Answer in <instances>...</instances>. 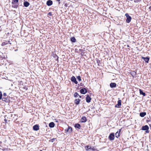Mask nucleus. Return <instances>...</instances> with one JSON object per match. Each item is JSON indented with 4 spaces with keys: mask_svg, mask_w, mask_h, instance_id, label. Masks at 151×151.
I'll return each instance as SVG.
<instances>
[{
    "mask_svg": "<svg viewBox=\"0 0 151 151\" xmlns=\"http://www.w3.org/2000/svg\"><path fill=\"white\" fill-rule=\"evenodd\" d=\"M119 132H117L116 133H115V136L117 138H118V137H119Z\"/></svg>",
    "mask_w": 151,
    "mask_h": 151,
    "instance_id": "5701e85b",
    "label": "nucleus"
},
{
    "mask_svg": "<svg viewBox=\"0 0 151 151\" xmlns=\"http://www.w3.org/2000/svg\"><path fill=\"white\" fill-rule=\"evenodd\" d=\"M129 47V45H127V47Z\"/></svg>",
    "mask_w": 151,
    "mask_h": 151,
    "instance_id": "7c9ffc66",
    "label": "nucleus"
},
{
    "mask_svg": "<svg viewBox=\"0 0 151 151\" xmlns=\"http://www.w3.org/2000/svg\"><path fill=\"white\" fill-rule=\"evenodd\" d=\"M125 16L127 18V19H126V22L128 23L130 22L132 19L131 17L127 13L125 14Z\"/></svg>",
    "mask_w": 151,
    "mask_h": 151,
    "instance_id": "f257e3e1",
    "label": "nucleus"
},
{
    "mask_svg": "<svg viewBox=\"0 0 151 151\" xmlns=\"http://www.w3.org/2000/svg\"><path fill=\"white\" fill-rule=\"evenodd\" d=\"M149 9L150 10H151V6H150L149 7Z\"/></svg>",
    "mask_w": 151,
    "mask_h": 151,
    "instance_id": "c85d7f7f",
    "label": "nucleus"
},
{
    "mask_svg": "<svg viewBox=\"0 0 151 151\" xmlns=\"http://www.w3.org/2000/svg\"><path fill=\"white\" fill-rule=\"evenodd\" d=\"M149 129L148 126L146 125L142 127V129L144 130H146V132L147 133L149 132Z\"/></svg>",
    "mask_w": 151,
    "mask_h": 151,
    "instance_id": "f03ea898",
    "label": "nucleus"
},
{
    "mask_svg": "<svg viewBox=\"0 0 151 151\" xmlns=\"http://www.w3.org/2000/svg\"><path fill=\"white\" fill-rule=\"evenodd\" d=\"M55 124L53 122H51L49 124V126L51 128H53L55 126Z\"/></svg>",
    "mask_w": 151,
    "mask_h": 151,
    "instance_id": "f8f14e48",
    "label": "nucleus"
},
{
    "mask_svg": "<svg viewBox=\"0 0 151 151\" xmlns=\"http://www.w3.org/2000/svg\"><path fill=\"white\" fill-rule=\"evenodd\" d=\"M70 40L71 42H76V39L74 37H73L70 39Z\"/></svg>",
    "mask_w": 151,
    "mask_h": 151,
    "instance_id": "6ab92c4d",
    "label": "nucleus"
},
{
    "mask_svg": "<svg viewBox=\"0 0 151 151\" xmlns=\"http://www.w3.org/2000/svg\"><path fill=\"white\" fill-rule=\"evenodd\" d=\"M86 118L85 116L83 117L81 119V121L82 122H85L86 121Z\"/></svg>",
    "mask_w": 151,
    "mask_h": 151,
    "instance_id": "2eb2a0df",
    "label": "nucleus"
},
{
    "mask_svg": "<svg viewBox=\"0 0 151 151\" xmlns=\"http://www.w3.org/2000/svg\"><path fill=\"white\" fill-rule=\"evenodd\" d=\"M57 1H59L60 0H57Z\"/></svg>",
    "mask_w": 151,
    "mask_h": 151,
    "instance_id": "c756f323",
    "label": "nucleus"
},
{
    "mask_svg": "<svg viewBox=\"0 0 151 151\" xmlns=\"http://www.w3.org/2000/svg\"><path fill=\"white\" fill-rule=\"evenodd\" d=\"M80 100L79 99H76L75 101V103L77 104H78L80 102Z\"/></svg>",
    "mask_w": 151,
    "mask_h": 151,
    "instance_id": "412c9836",
    "label": "nucleus"
},
{
    "mask_svg": "<svg viewBox=\"0 0 151 151\" xmlns=\"http://www.w3.org/2000/svg\"><path fill=\"white\" fill-rule=\"evenodd\" d=\"M65 133H70L72 132V128L71 127L68 126V127L67 129H65Z\"/></svg>",
    "mask_w": 151,
    "mask_h": 151,
    "instance_id": "7ed1b4c3",
    "label": "nucleus"
},
{
    "mask_svg": "<svg viewBox=\"0 0 151 151\" xmlns=\"http://www.w3.org/2000/svg\"><path fill=\"white\" fill-rule=\"evenodd\" d=\"M121 100H119L118 101V104L115 105V107L118 108H120L121 105Z\"/></svg>",
    "mask_w": 151,
    "mask_h": 151,
    "instance_id": "39448f33",
    "label": "nucleus"
},
{
    "mask_svg": "<svg viewBox=\"0 0 151 151\" xmlns=\"http://www.w3.org/2000/svg\"><path fill=\"white\" fill-rule=\"evenodd\" d=\"M85 148L86 150H88L89 149H90L92 150V151H93V149L92 148H91V147L89 146L88 145L85 147Z\"/></svg>",
    "mask_w": 151,
    "mask_h": 151,
    "instance_id": "4468645a",
    "label": "nucleus"
},
{
    "mask_svg": "<svg viewBox=\"0 0 151 151\" xmlns=\"http://www.w3.org/2000/svg\"><path fill=\"white\" fill-rule=\"evenodd\" d=\"M75 127L76 128H78L80 129L81 127V126L80 124H76L75 125Z\"/></svg>",
    "mask_w": 151,
    "mask_h": 151,
    "instance_id": "aec40b11",
    "label": "nucleus"
},
{
    "mask_svg": "<svg viewBox=\"0 0 151 151\" xmlns=\"http://www.w3.org/2000/svg\"><path fill=\"white\" fill-rule=\"evenodd\" d=\"M3 95L4 96H6V93H4V94H3Z\"/></svg>",
    "mask_w": 151,
    "mask_h": 151,
    "instance_id": "cd10ccee",
    "label": "nucleus"
},
{
    "mask_svg": "<svg viewBox=\"0 0 151 151\" xmlns=\"http://www.w3.org/2000/svg\"><path fill=\"white\" fill-rule=\"evenodd\" d=\"M130 1H134V3H138L141 1V0H129Z\"/></svg>",
    "mask_w": 151,
    "mask_h": 151,
    "instance_id": "b1692460",
    "label": "nucleus"
},
{
    "mask_svg": "<svg viewBox=\"0 0 151 151\" xmlns=\"http://www.w3.org/2000/svg\"><path fill=\"white\" fill-rule=\"evenodd\" d=\"M74 96L75 97H77L78 96H79L81 98V96H79V95L76 92L74 94Z\"/></svg>",
    "mask_w": 151,
    "mask_h": 151,
    "instance_id": "4be33fe9",
    "label": "nucleus"
},
{
    "mask_svg": "<svg viewBox=\"0 0 151 151\" xmlns=\"http://www.w3.org/2000/svg\"><path fill=\"white\" fill-rule=\"evenodd\" d=\"M46 4L48 6H50L52 4V1L49 0L47 2Z\"/></svg>",
    "mask_w": 151,
    "mask_h": 151,
    "instance_id": "9d476101",
    "label": "nucleus"
},
{
    "mask_svg": "<svg viewBox=\"0 0 151 151\" xmlns=\"http://www.w3.org/2000/svg\"><path fill=\"white\" fill-rule=\"evenodd\" d=\"M40 151H42V150H40Z\"/></svg>",
    "mask_w": 151,
    "mask_h": 151,
    "instance_id": "2f4dec72",
    "label": "nucleus"
},
{
    "mask_svg": "<svg viewBox=\"0 0 151 151\" xmlns=\"http://www.w3.org/2000/svg\"><path fill=\"white\" fill-rule=\"evenodd\" d=\"M2 94L1 92L0 91V99L2 98Z\"/></svg>",
    "mask_w": 151,
    "mask_h": 151,
    "instance_id": "bb28decb",
    "label": "nucleus"
},
{
    "mask_svg": "<svg viewBox=\"0 0 151 151\" xmlns=\"http://www.w3.org/2000/svg\"><path fill=\"white\" fill-rule=\"evenodd\" d=\"M29 2L27 1H25L24 2V6L26 7H28L29 5Z\"/></svg>",
    "mask_w": 151,
    "mask_h": 151,
    "instance_id": "9b49d317",
    "label": "nucleus"
},
{
    "mask_svg": "<svg viewBox=\"0 0 151 151\" xmlns=\"http://www.w3.org/2000/svg\"><path fill=\"white\" fill-rule=\"evenodd\" d=\"M77 79L79 80V81H81V79L80 76H77Z\"/></svg>",
    "mask_w": 151,
    "mask_h": 151,
    "instance_id": "a878e982",
    "label": "nucleus"
},
{
    "mask_svg": "<svg viewBox=\"0 0 151 151\" xmlns=\"http://www.w3.org/2000/svg\"><path fill=\"white\" fill-rule=\"evenodd\" d=\"M33 129L35 131H37L39 129V127L38 125H35L33 127Z\"/></svg>",
    "mask_w": 151,
    "mask_h": 151,
    "instance_id": "6e6552de",
    "label": "nucleus"
},
{
    "mask_svg": "<svg viewBox=\"0 0 151 151\" xmlns=\"http://www.w3.org/2000/svg\"><path fill=\"white\" fill-rule=\"evenodd\" d=\"M110 86L111 88L115 87L116 86V84L114 83H110Z\"/></svg>",
    "mask_w": 151,
    "mask_h": 151,
    "instance_id": "dca6fc26",
    "label": "nucleus"
},
{
    "mask_svg": "<svg viewBox=\"0 0 151 151\" xmlns=\"http://www.w3.org/2000/svg\"><path fill=\"white\" fill-rule=\"evenodd\" d=\"M109 139L110 140H113L114 138V133H111L109 136Z\"/></svg>",
    "mask_w": 151,
    "mask_h": 151,
    "instance_id": "20e7f679",
    "label": "nucleus"
},
{
    "mask_svg": "<svg viewBox=\"0 0 151 151\" xmlns=\"http://www.w3.org/2000/svg\"><path fill=\"white\" fill-rule=\"evenodd\" d=\"M146 115L145 112H141L140 113V116L142 117H144Z\"/></svg>",
    "mask_w": 151,
    "mask_h": 151,
    "instance_id": "a211bd4d",
    "label": "nucleus"
},
{
    "mask_svg": "<svg viewBox=\"0 0 151 151\" xmlns=\"http://www.w3.org/2000/svg\"><path fill=\"white\" fill-rule=\"evenodd\" d=\"M91 98L88 96H87L86 98V101L87 102L89 103L91 101Z\"/></svg>",
    "mask_w": 151,
    "mask_h": 151,
    "instance_id": "ddd939ff",
    "label": "nucleus"
},
{
    "mask_svg": "<svg viewBox=\"0 0 151 151\" xmlns=\"http://www.w3.org/2000/svg\"><path fill=\"white\" fill-rule=\"evenodd\" d=\"M142 59H143L145 61V62H146L147 63H148V61L149 60V58L146 57L145 58L143 57H142Z\"/></svg>",
    "mask_w": 151,
    "mask_h": 151,
    "instance_id": "1a4fd4ad",
    "label": "nucleus"
},
{
    "mask_svg": "<svg viewBox=\"0 0 151 151\" xmlns=\"http://www.w3.org/2000/svg\"><path fill=\"white\" fill-rule=\"evenodd\" d=\"M139 91L140 94L144 96H145L146 95L145 93L143 92L141 89H139Z\"/></svg>",
    "mask_w": 151,
    "mask_h": 151,
    "instance_id": "f3484780",
    "label": "nucleus"
},
{
    "mask_svg": "<svg viewBox=\"0 0 151 151\" xmlns=\"http://www.w3.org/2000/svg\"><path fill=\"white\" fill-rule=\"evenodd\" d=\"M86 92V90L85 88H82L80 90V92L82 94H85Z\"/></svg>",
    "mask_w": 151,
    "mask_h": 151,
    "instance_id": "0eeeda50",
    "label": "nucleus"
},
{
    "mask_svg": "<svg viewBox=\"0 0 151 151\" xmlns=\"http://www.w3.org/2000/svg\"><path fill=\"white\" fill-rule=\"evenodd\" d=\"M18 1V0H13V1L12 2V3H17Z\"/></svg>",
    "mask_w": 151,
    "mask_h": 151,
    "instance_id": "393cba45",
    "label": "nucleus"
},
{
    "mask_svg": "<svg viewBox=\"0 0 151 151\" xmlns=\"http://www.w3.org/2000/svg\"><path fill=\"white\" fill-rule=\"evenodd\" d=\"M71 81L75 83V84H77L78 83V82L76 81V78L74 77V76H73L71 79Z\"/></svg>",
    "mask_w": 151,
    "mask_h": 151,
    "instance_id": "423d86ee",
    "label": "nucleus"
}]
</instances>
